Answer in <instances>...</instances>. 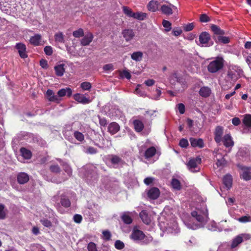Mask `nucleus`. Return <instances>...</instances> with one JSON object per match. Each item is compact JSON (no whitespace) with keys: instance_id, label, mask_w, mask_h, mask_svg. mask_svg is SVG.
Masks as SVG:
<instances>
[{"instance_id":"0eeeda50","label":"nucleus","mask_w":251,"mask_h":251,"mask_svg":"<svg viewBox=\"0 0 251 251\" xmlns=\"http://www.w3.org/2000/svg\"><path fill=\"white\" fill-rule=\"evenodd\" d=\"M15 48L18 50L20 56L23 59L27 57L26 47L25 44L22 43H18L16 44Z\"/></svg>"},{"instance_id":"bb28decb","label":"nucleus","mask_w":251,"mask_h":251,"mask_svg":"<svg viewBox=\"0 0 251 251\" xmlns=\"http://www.w3.org/2000/svg\"><path fill=\"white\" fill-rule=\"evenodd\" d=\"M156 152V150L154 147H151L147 149L144 156L146 158H150L153 156Z\"/></svg>"},{"instance_id":"f3484780","label":"nucleus","mask_w":251,"mask_h":251,"mask_svg":"<svg viewBox=\"0 0 251 251\" xmlns=\"http://www.w3.org/2000/svg\"><path fill=\"white\" fill-rule=\"evenodd\" d=\"M140 217L146 225H150L151 223V216L148 214L147 210H142L139 214Z\"/></svg>"},{"instance_id":"4c0bfd02","label":"nucleus","mask_w":251,"mask_h":251,"mask_svg":"<svg viewBox=\"0 0 251 251\" xmlns=\"http://www.w3.org/2000/svg\"><path fill=\"white\" fill-rule=\"evenodd\" d=\"M134 18L138 20H144L147 17V14L143 12H137L135 13Z\"/></svg>"},{"instance_id":"6e6552de","label":"nucleus","mask_w":251,"mask_h":251,"mask_svg":"<svg viewBox=\"0 0 251 251\" xmlns=\"http://www.w3.org/2000/svg\"><path fill=\"white\" fill-rule=\"evenodd\" d=\"M224 133V128L221 126H217L216 127L214 134V140L215 141L219 144L222 140V136Z\"/></svg>"},{"instance_id":"e433bc0d","label":"nucleus","mask_w":251,"mask_h":251,"mask_svg":"<svg viewBox=\"0 0 251 251\" xmlns=\"http://www.w3.org/2000/svg\"><path fill=\"white\" fill-rule=\"evenodd\" d=\"M171 184L173 187L176 190H180L181 188L180 181L176 178H173L172 180Z\"/></svg>"},{"instance_id":"052dcab7","label":"nucleus","mask_w":251,"mask_h":251,"mask_svg":"<svg viewBox=\"0 0 251 251\" xmlns=\"http://www.w3.org/2000/svg\"><path fill=\"white\" fill-rule=\"evenodd\" d=\"M73 219L75 223L79 224L82 220V217L79 214H75Z\"/></svg>"},{"instance_id":"338daca9","label":"nucleus","mask_w":251,"mask_h":251,"mask_svg":"<svg viewBox=\"0 0 251 251\" xmlns=\"http://www.w3.org/2000/svg\"><path fill=\"white\" fill-rule=\"evenodd\" d=\"M239 236L242 238V241H243L244 240H248L251 238V235L250 234H241Z\"/></svg>"},{"instance_id":"774afa93","label":"nucleus","mask_w":251,"mask_h":251,"mask_svg":"<svg viewBox=\"0 0 251 251\" xmlns=\"http://www.w3.org/2000/svg\"><path fill=\"white\" fill-rule=\"evenodd\" d=\"M144 83L147 86H151L154 84L155 81L153 79H149L146 80L144 82Z\"/></svg>"},{"instance_id":"79ce46f5","label":"nucleus","mask_w":251,"mask_h":251,"mask_svg":"<svg viewBox=\"0 0 251 251\" xmlns=\"http://www.w3.org/2000/svg\"><path fill=\"white\" fill-rule=\"evenodd\" d=\"M84 35V31L82 28H79L73 32V35L75 38H79Z\"/></svg>"},{"instance_id":"5701e85b","label":"nucleus","mask_w":251,"mask_h":251,"mask_svg":"<svg viewBox=\"0 0 251 251\" xmlns=\"http://www.w3.org/2000/svg\"><path fill=\"white\" fill-rule=\"evenodd\" d=\"M133 125L135 130L137 132H140L144 128V125L142 121L139 120H134L133 121Z\"/></svg>"},{"instance_id":"a18cd8bd","label":"nucleus","mask_w":251,"mask_h":251,"mask_svg":"<svg viewBox=\"0 0 251 251\" xmlns=\"http://www.w3.org/2000/svg\"><path fill=\"white\" fill-rule=\"evenodd\" d=\"M155 94H152V96L151 97V99L154 100H159L161 95V91L160 89V88H156L155 90Z\"/></svg>"},{"instance_id":"cd10ccee","label":"nucleus","mask_w":251,"mask_h":251,"mask_svg":"<svg viewBox=\"0 0 251 251\" xmlns=\"http://www.w3.org/2000/svg\"><path fill=\"white\" fill-rule=\"evenodd\" d=\"M211 92L210 88L207 86L202 87L199 91L200 96L202 97H207L209 96Z\"/></svg>"},{"instance_id":"de8ad7c7","label":"nucleus","mask_w":251,"mask_h":251,"mask_svg":"<svg viewBox=\"0 0 251 251\" xmlns=\"http://www.w3.org/2000/svg\"><path fill=\"white\" fill-rule=\"evenodd\" d=\"M40 222L45 227L50 228L52 226L51 222L50 220H49L47 219H41Z\"/></svg>"},{"instance_id":"2eb2a0df","label":"nucleus","mask_w":251,"mask_h":251,"mask_svg":"<svg viewBox=\"0 0 251 251\" xmlns=\"http://www.w3.org/2000/svg\"><path fill=\"white\" fill-rule=\"evenodd\" d=\"M190 142L192 147L194 148L198 147L202 148L204 146L203 141L201 138H195L191 137L189 139Z\"/></svg>"},{"instance_id":"4468645a","label":"nucleus","mask_w":251,"mask_h":251,"mask_svg":"<svg viewBox=\"0 0 251 251\" xmlns=\"http://www.w3.org/2000/svg\"><path fill=\"white\" fill-rule=\"evenodd\" d=\"M74 99L77 101L82 104H87L90 102L89 98L86 97L85 95L79 93L74 95Z\"/></svg>"},{"instance_id":"7c9ffc66","label":"nucleus","mask_w":251,"mask_h":251,"mask_svg":"<svg viewBox=\"0 0 251 251\" xmlns=\"http://www.w3.org/2000/svg\"><path fill=\"white\" fill-rule=\"evenodd\" d=\"M60 203L61 205L65 207L68 208L71 206V201L68 198L65 196H62L60 199Z\"/></svg>"},{"instance_id":"423d86ee","label":"nucleus","mask_w":251,"mask_h":251,"mask_svg":"<svg viewBox=\"0 0 251 251\" xmlns=\"http://www.w3.org/2000/svg\"><path fill=\"white\" fill-rule=\"evenodd\" d=\"M177 10V7L172 4H163L160 7V10L163 14L170 15L173 14V11Z\"/></svg>"},{"instance_id":"3c124183","label":"nucleus","mask_w":251,"mask_h":251,"mask_svg":"<svg viewBox=\"0 0 251 251\" xmlns=\"http://www.w3.org/2000/svg\"><path fill=\"white\" fill-rule=\"evenodd\" d=\"M98 152V150L96 148L93 147H88L85 151V153L90 154H94Z\"/></svg>"},{"instance_id":"f8f14e48","label":"nucleus","mask_w":251,"mask_h":251,"mask_svg":"<svg viewBox=\"0 0 251 251\" xmlns=\"http://www.w3.org/2000/svg\"><path fill=\"white\" fill-rule=\"evenodd\" d=\"M46 96L47 99L50 101H53L55 102H59L61 99L59 98L58 96L55 95L52 90L48 89L46 92Z\"/></svg>"},{"instance_id":"37998d69","label":"nucleus","mask_w":251,"mask_h":251,"mask_svg":"<svg viewBox=\"0 0 251 251\" xmlns=\"http://www.w3.org/2000/svg\"><path fill=\"white\" fill-rule=\"evenodd\" d=\"M50 170L54 173H59L61 171L60 168L57 164L51 165L50 167Z\"/></svg>"},{"instance_id":"c03bdc74","label":"nucleus","mask_w":251,"mask_h":251,"mask_svg":"<svg viewBox=\"0 0 251 251\" xmlns=\"http://www.w3.org/2000/svg\"><path fill=\"white\" fill-rule=\"evenodd\" d=\"M162 25L165 27L166 31H169L171 29V23L168 21L163 20L162 21Z\"/></svg>"},{"instance_id":"680f3d73","label":"nucleus","mask_w":251,"mask_h":251,"mask_svg":"<svg viewBox=\"0 0 251 251\" xmlns=\"http://www.w3.org/2000/svg\"><path fill=\"white\" fill-rule=\"evenodd\" d=\"M194 27L193 23H189L184 26V29L186 31H190L193 30Z\"/></svg>"},{"instance_id":"dca6fc26","label":"nucleus","mask_w":251,"mask_h":251,"mask_svg":"<svg viewBox=\"0 0 251 251\" xmlns=\"http://www.w3.org/2000/svg\"><path fill=\"white\" fill-rule=\"evenodd\" d=\"M29 180V176L25 173L21 172L17 175V181L20 184L27 183Z\"/></svg>"},{"instance_id":"49530a36","label":"nucleus","mask_w":251,"mask_h":251,"mask_svg":"<svg viewBox=\"0 0 251 251\" xmlns=\"http://www.w3.org/2000/svg\"><path fill=\"white\" fill-rule=\"evenodd\" d=\"M4 209V205L0 203V219H4L6 217V212Z\"/></svg>"},{"instance_id":"5fc2aeb1","label":"nucleus","mask_w":251,"mask_h":251,"mask_svg":"<svg viewBox=\"0 0 251 251\" xmlns=\"http://www.w3.org/2000/svg\"><path fill=\"white\" fill-rule=\"evenodd\" d=\"M218 40L219 42L222 43L223 44L228 43L230 41L229 38L228 37L221 36H220L218 37Z\"/></svg>"},{"instance_id":"a19ab883","label":"nucleus","mask_w":251,"mask_h":251,"mask_svg":"<svg viewBox=\"0 0 251 251\" xmlns=\"http://www.w3.org/2000/svg\"><path fill=\"white\" fill-rule=\"evenodd\" d=\"M226 161L224 157H222L221 159H218L216 163V165L217 167H224L226 164Z\"/></svg>"},{"instance_id":"e2e57ef3","label":"nucleus","mask_w":251,"mask_h":251,"mask_svg":"<svg viewBox=\"0 0 251 251\" xmlns=\"http://www.w3.org/2000/svg\"><path fill=\"white\" fill-rule=\"evenodd\" d=\"M232 123L235 126H238L241 124V120L238 117H234L232 119Z\"/></svg>"},{"instance_id":"ddd939ff","label":"nucleus","mask_w":251,"mask_h":251,"mask_svg":"<svg viewBox=\"0 0 251 251\" xmlns=\"http://www.w3.org/2000/svg\"><path fill=\"white\" fill-rule=\"evenodd\" d=\"M243 173L240 175V178L245 181L251 180V172L249 171L250 168L245 166L241 167Z\"/></svg>"},{"instance_id":"0e129e2a","label":"nucleus","mask_w":251,"mask_h":251,"mask_svg":"<svg viewBox=\"0 0 251 251\" xmlns=\"http://www.w3.org/2000/svg\"><path fill=\"white\" fill-rule=\"evenodd\" d=\"M154 178L151 177H148L144 179V182L147 185H150L152 183Z\"/></svg>"},{"instance_id":"1a4fd4ad","label":"nucleus","mask_w":251,"mask_h":251,"mask_svg":"<svg viewBox=\"0 0 251 251\" xmlns=\"http://www.w3.org/2000/svg\"><path fill=\"white\" fill-rule=\"evenodd\" d=\"M201 162V158L200 157H197L196 158H193L189 160L187 164V166L192 172H195L197 171L194 170L197 168L198 163H200Z\"/></svg>"},{"instance_id":"aec40b11","label":"nucleus","mask_w":251,"mask_h":251,"mask_svg":"<svg viewBox=\"0 0 251 251\" xmlns=\"http://www.w3.org/2000/svg\"><path fill=\"white\" fill-rule=\"evenodd\" d=\"M94 36L91 32L87 33L81 40V44L85 46L88 45L93 40Z\"/></svg>"},{"instance_id":"6ab92c4d","label":"nucleus","mask_w":251,"mask_h":251,"mask_svg":"<svg viewBox=\"0 0 251 251\" xmlns=\"http://www.w3.org/2000/svg\"><path fill=\"white\" fill-rule=\"evenodd\" d=\"M242 122L244 125L248 129V132L251 133V115L245 114Z\"/></svg>"},{"instance_id":"c9c22d12","label":"nucleus","mask_w":251,"mask_h":251,"mask_svg":"<svg viewBox=\"0 0 251 251\" xmlns=\"http://www.w3.org/2000/svg\"><path fill=\"white\" fill-rule=\"evenodd\" d=\"M211 29L213 33L217 35H223L225 34L223 30H221L218 26L215 25H212L211 26Z\"/></svg>"},{"instance_id":"c85d7f7f","label":"nucleus","mask_w":251,"mask_h":251,"mask_svg":"<svg viewBox=\"0 0 251 251\" xmlns=\"http://www.w3.org/2000/svg\"><path fill=\"white\" fill-rule=\"evenodd\" d=\"M148 9L151 12H155L158 9L157 1L155 0H151L148 4Z\"/></svg>"},{"instance_id":"a878e982","label":"nucleus","mask_w":251,"mask_h":251,"mask_svg":"<svg viewBox=\"0 0 251 251\" xmlns=\"http://www.w3.org/2000/svg\"><path fill=\"white\" fill-rule=\"evenodd\" d=\"M65 65L64 64H60L54 67V70L55 74L59 76H61L64 75L65 72Z\"/></svg>"},{"instance_id":"393cba45","label":"nucleus","mask_w":251,"mask_h":251,"mask_svg":"<svg viewBox=\"0 0 251 251\" xmlns=\"http://www.w3.org/2000/svg\"><path fill=\"white\" fill-rule=\"evenodd\" d=\"M143 57V53L140 51H137L131 54V58L136 62H141Z\"/></svg>"},{"instance_id":"f257e3e1","label":"nucleus","mask_w":251,"mask_h":251,"mask_svg":"<svg viewBox=\"0 0 251 251\" xmlns=\"http://www.w3.org/2000/svg\"><path fill=\"white\" fill-rule=\"evenodd\" d=\"M242 70L238 66L230 67L225 81L227 83V87H230L233 83L243 75Z\"/></svg>"},{"instance_id":"a211bd4d","label":"nucleus","mask_w":251,"mask_h":251,"mask_svg":"<svg viewBox=\"0 0 251 251\" xmlns=\"http://www.w3.org/2000/svg\"><path fill=\"white\" fill-rule=\"evenodd\" d=\"M222 141L224 145L226 148L232 147L234 145V142L229 134H226L223 137Z\"/></svg>"},{"instance_id":"20e7f679","label":"nucleus","mask_w":251,"mask_h":251,"mask_svg":"<svg viewBox=\"0 0 251 251\" xmlns=\"http://www.w3.org/2000/svg\"><path fill=\"white\" fill-rule=\"evenodd\" d=\"M210 41V35L206 32H203L199 36L200 43L198 45L201 47H210L213 45V42Z\"/></svg>"},{"instance_id":"473e14b6","label":"nucleus","mask_w":251,"mask_h":251,"mask_svg":"<svg viewBox=\"0 0 251 251\" xmlns=\"http://www.w3.org/2000/svg\"><path fill=\"white\" fill-rule=\"evenodd\" d=\"M242 238L239 235L234 238L232 242L231 248L234 249L242 242Z\"/></svg>"},{"instance_id":"8fccbe9b","label":"nucleus","mask_w":251,"mask_h":251,"mask_svg":"<svg viewBox=\"0 0 251 251\" xmlns=\"http://www.w3.org/2000/svg\"><path fill=\"white\" fill-rule=\"evenodd\" d=\"M135 34L132 30H126V42L133 38Z\"/></svg>"},{"instance_id":"4d7b16f0","label":"nucleus","mask_w":251,"mask_h":251,"mask_svg":"<svg viewBox=\"0 0 251 251\" xmlns=\"http://www.w3.org/2000/svg\"><path fill=\"white\" fill-rule=\"evenodd\" d=\"M102 234L103 236V239L106 241H108L110 239L111 237V233L108 230H104L102 232Z\"/></svg>"},{"instance_id":"13d9d810","label":"nucleus","mask_w":251,"mask_h":251,"mask_svg":"<svg viewBox=\"0 0 251 251\" xmlns=\"http://www.w3.org/2000/svg\"><path fill=\"white\" fill-rule=\"evenodd\" d=\"M44 51L46 55H51L52 54V48L51 46H48L44 48Z\"/></svg>"},{"instance_id":"864d4df0","label":"nucleus","mask_w":251,"mask_h":251,"mask_svg":"<svg viewBox=\"0 0 251 251\" xmlns=\"http://www.w3.org/2000/svg\"><path fill=\"white\" fill-rule=\"evenodd\" d=\"M179 145L181 148H186L189 146V143L186 139L182 138L180 140Z\"/></svg>"},{"instance_id":"58836bf2","label":"nucleus","mask_w":251,"mask_h":251,"mask_svg":"<svg viewBox=\"0 0 251 251\" xmlns=\"http://www.w3.org/2000/svg\"><path fill=\"white\" fill-rule=\"evenodd\" d=\"M80 88L84 91H88L91 89L92 85L88 81H84L80 84Z\"/></svg>"},{"instance_id":"09e8293b","label":"nucleus","mask_w":251,"mask_h":251,"mask_svg":"<svg viewBox=\"0 0 251 251\" xmlns=\"http://www.w3.org/2000/svg\"><path fill=\"white\" fill-rule=\"evenodd\" d=\"M238 221L241 223H247L251 222V217L250 216H244L238 219Z\"/></svg>"},{"instance_id":"f03ea898","label":"nucleus","mask_w":251,"mask_h":251,"mask_svg":"<svg viewBox=\"0 0 251 251\" xmlns=\"http://www.w3.org/2000/svg\"><path fill=\"white\" fill-rule=\"evenodd\" d=\"M224 59L221 57H217L210 61L207 66V70L210 73H215L224 67Z\"/></svg>"},{"instance_id":"bf43d9fd","label":"nucleus","mask_w":251,"mask_h":251,"mask_svg":"<svg viewBox=\"0 0 251 251\" xmlns=\"http://www.w3.org/2000/svg\"><path fill=\"white\" fill-rule=\"evenodd\" d=\"M103 69L105 72L112 71L113 70V65L112 64H108L103 66Z\"/></svg>"},{"instance_id":"39448f33","label":"nucleus","mask_w":251,"mask_h":251,"mask_svg":"<svg viewBox=\"0 0 251 251\" xmlns=\"http://www.w3.org/2000/svg\"><path fill=\"white\" fill-rule=\"evenodd\" d=\"M145 237V234L144 232L138 229L137 226H134L133 228L130 238L134 241H139L144 239Z\"/></svg>"},{"instance_id":"69168bd1","label":"nucleus","mask_w":251,"mask_h":251,"mask_svg":"<svg viewBox=\"0 0 251 251\" xmlns=\"http://www.w3.org/2000/svg\"><path fill=\"white\" fill-rule=\"evenodd\" d=\"M99 123L101 126H105L107 125V121L104 118L99 116Z\"/></svg>"},{"instance_id":"603ef678","label":"nucleus","mask_w":251,"mask_h":251,"mask_svg":"<svg viewBox=\"0 0 251 251\" xmlns=\"http://www.w3.org/2000/svg\"><path fill=\"white\" fill-rule=\"evenodd\" d=\"M88 251H98L96 244L94 242H90L87 246Z\"/></svg>"},{"instance_id":"412c9836","label":"nucleus","mask_w":251,"mask_h":251,"mask_svg":"<svg viewBox=\"0 0 251 251\" xmlns=\"http://www.w3.org/2000/svg\"><path fill=\"white\" fill-rule=\"evenodd\" d=\"M72 95V90L71 88L68 87L66 88H63L59 90L57 92V95L59 98L67 96L70 97Z\"/></svg>"},{"instance_id":"2f4dec72","label":"nucleus","mask_w":251,"mask_h":251,"mask_svg":"<svg viewBox=\"0 0 251 251\" xmlns=\"http://www.w3.org/2000/svg\"><path fill=\"white\" fill-rule=\"evenodd\" d=\"M55 41L58 43H64V36L62 32H57L54 34Z\"/></svg>"},{"instance_id":"7ed1b4c3","label":"nucleus","mask_w":251,"mask_h":251,"mask_svg":"<svg viewBox=\"0 0 251 251\" xmlns=\"http://www.w3.org/2000/svg\"><path fill=\"white\" fill-rule=\"evenodd\" d=\"M107 161L113 165L114 168H117L119 165H124V161L120 156L115 154H109L105 157Z\"/></svg>"},{"instance_id":"b1692460","label":"nucleus","mask_w":251,"mask_h":251,"mask_svg":"<svg viewBox=\"0 0 251 251\" xmlns=\"http://www.w3.org/2000/svg\"><path fill=\"white\" fill-rule=\"evenodd\" d=\"M223 183L226 188L229 189L232 186V178L230 175H226L223 177Z\"/></svg>"},{"instance_id":"c756f323","label":"nucleus","mask_w":251,"mask_h":251,"mask_svg":"<svg viewBox=\"0 0 251 251\" xmlns=\"http://www.w3.org/2000/svg\"><path fill=\"white\" fill-rule=\"evenodd\" d=\"M21 153L22 156L25 159H29L32 157V153L30 151L25 148H22L20 149Z\"/></svg>"},{"instance_id":"ea45409f","label":"nucleus","mask_w":251,"mask_h":251,"mask_svg":"<svg viewBox=\"0 0 251 251\" xmlns=\"http://www.w3.org/2000/svg\"><path fill=\"white\" fill-rule=\"evenodd\" d=\"M74 137L78 141L82 142L84 140V135L80 132L75 131L74 133Z\"/></svg>"},{"instance_id":"4be33fe9","label":"nucleus","mask_w":251,"mask_h":251,"mask_svg":"<svg viewBox=\"0 0 251 251\" xmlns=\"http://www.w3.org/2000/svg\"><path fill=\"white\" fill-rule=\"evenodd\" d=\"M119 130L120 126L115 122H112L108 126V131L112 135L116 134Z\"/></svg>"},{"instance_id":"9b49d317","label":"nucleus","mask_w":251,"mask_h":251,"mask_svg":"<svg viewBox=\"0 0 251 251\" xmlns=\"http://www.w3.org/2000/svg\"><path fill=\"white\" fill-rule=\"evenodd\" d=\"M29 41L30 44L34 46L42 45V36L40 34H36L30 37Z\"/></svg>"},{"instance_id":"9d476101","label":"nucleus","mask_w":251,"mask_h":251,"mask_svg":"<svg viewBox=\"0 0 251 251\" xmlns=\"http://www.w3.org/2000/svg\"><path fill=\"white\" fill-rule=\"evenodd\" d=\"M160 190L157 187L151 188L147 193L148 197L151 200H156L160 196Z\"/></svg>"},{"instance_id":"6e6d98bb","label":"nucleus","mask_w":251,"mask_h":251,"mask_svg":"<svg viewBox=\"0 0 251 251\" xmlns=\"http://www.w3.org/2000/svg\"><path fill=\"white\" fill-rule=\"evenodd\" d=\"M125 247L124 243L120 241V240H117L116 241L115 243V247L116 249L118 250H121L123 249Z\"/></svg>"},{"instance_id":"72a5a7b5","label":"nucleus","mask_w":251,"mask_h":251,"mask_svg":"<svg viewBox=\"0 0 251 251\" xmlns=\"http://www.w3.org/2000/svg\"><path fill=\"white\" fill-rule=\"evenodd\" d=\"M141 87V85H137V87L135 90V93L142 97H149L145 90H144L142 88H140Z\"/></svg>"},{"instance_id":"f704fd0d","label":"nucleus","mask_w":251,"mask_h":251,"mask_svg":"<svg viewBox=\"0 0 251 251\" xmlns=\"http://www.w3.org/2000/svg\"><path fill=\"white\" fill-rule=\"evenodd\" d=\"M191 215L193 217L195 218L197 221L200 223H203L204 222L203 216L201 214H199L197 211H192L191 212Z\"/></svg>"}]
</instances>
